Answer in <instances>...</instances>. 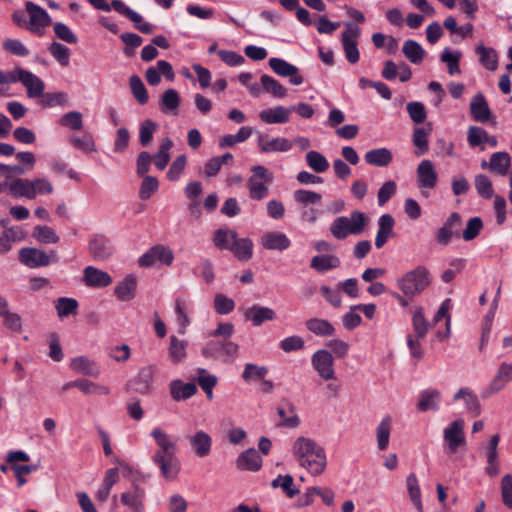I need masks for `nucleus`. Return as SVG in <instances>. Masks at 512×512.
<instances>
[{
  "mask_svg": "<svg viewBox=\"0 0 512 512\" xmlns=\"http://www.w3.org/2000/svg\"><path fill=\"white\" fill-rule=\"evenodd\" d=\"M21 84L26 88L29 98H39L40 95H43V91L45 90L43 80L28 70H24Z\"/></svg>",
  "mask_w": 512,
  "mask_h": 512,
  "instance_id": "obj_25",
  "label": "nucleus"
},
{
  "mask_svg": "<svg viewBox=\"0 0 512 512\" xmlns=\"http://www.w3.org/2000/svg\"><path fill=\"white\" fill-rule=\"evenodd\" d=\"M90 255L98 261L108 259L114 251L111 241L102 234L94 235L88 243Z\"/></svg>",
  "mask_w": 512,
  "mask_h": 512,
  "instance_id": "obj_16",
  "label": "nucleus"
},
{
  "mask_svg": "<svg viewBox=\"0 0 512 512\" xmlns=\"http://www.w3.org/2000/svg\"><path fill=\"white\" fill-rule=\"evenodd\" d=\"M364 159L369 165L386 167L392 162L393 155L387 148H377L367 151Z\"/></svg>",
  "mask_w": 512,
  "mask_h": 512,
  "instance_id": "obj_34",
  "label": "nucleus"
},
{
  "mask_svg": "<svg viewBox=\"0 0 512 512\" xmlns=\"http://www.w3.org/2000/svg\"><path fill=\"white\" fill-rule=\"evenodd\" d=\"M190 445L194 453L200 457H206L210 454L212 448V438L202 430L197 431L194 435L188 437Z\"/></svg>",
  "mask_w": 512,
  "mask_h": 512,
  "instance_id": "obj_22",
  "label": "nucleus"
},
{
  "mask_svg": "<svg viewBox=\"0 0 512 512\" xmlns=\"http://www.w3.org/2000/svg\"><path fill=\"white\" fill-rule=\"evenodd\" d=\"M237 238V233L234 230L218 229L214 233L213 242L219 249L230 251Z\"/></svg>",
  "mask_w": 512,
  "mask_h": 512,
  "instance_id": "obj_44",
  "label": "nucleus"
},
{
  "mask_svg": "<svg viewBox=\"0 0 512 512\" xmlns=\"http://www.w3.org/2000/svg\"><path fill=\"white\" fill-rule=\"evenodd\" d=\"M395 221L390 214H383L378 221V231L375 237V246L380 249L382 248L389 237L393 234V227Z\"/></svg>",
  "mask_w": 512,
  "mask_h": 512,
  "instance_id": "obj_26",
  "label": "nucleus"
},
{
  "mask_svg": "<svg viewBox=\"0 0 512 512\" xmlns=\"http://www.w3.org/2000/svg\"><path fill=\"white\" fill-rule=\"evenodd\" d=\"M136 286V278L133 275H127L115 287V295L121 301H129L135 297Z\"/></svg>",
  "mask_w": 512,
  "mask_h": 512,
  "instance_id": "obj_36",
  "label": "nucleus"
},
{
  "mask_svg": "<svg viewBox=\"0 0 512 512\" xmlns=\"http://www.w3.org/2000/svg\"><path fill=\"white\" fill-rule=\"evenodd\" d=\"M152 461L160 469V474L166 480H175L180 472L181 464L176 454L160 456L153 455Z\"/></svg>",
  "mask_w": 512,
  "mask_h": 512,
  "instance_id": "obj_13",
  "label": "nucleus"
},
{
  "mask_svg": "<svg viewBox=\"0 0 512 512\" xmlns=\"http://www.w3.org/2000/svg\"><path fill=\"white\" fill-rule=\"evenodd\" d=\"M294 200L297 203L308 206L319 204L322 200V196L321 194L314 191L299 189L294 192Z\"/></svg>",
  "mask_w": 512,
  "mask_h": 512,
  "instance_id": "obj_62",
  "label": "nucleus"
},
{
  "mask_svg": "<svg viewBox=\"0 0 512 512\" xmlns=\"http://www.w3.org/2000/svg\"><path fill=\"white\" fill-rule=\"evenodd\" d=\"M462 399L466 406V410L471 413L473 417H476L481 412L480 402L477 395L467 387L460 388L453 396V401Z\"/></svg>",
  "mask_w": 512,
  "mask_h": 512,
  "instance_id": "obj_28",
  "label": "nucleus"
},
{
  "mask_svg": "<svg viewBox=\"0 0 512 512\" xmlns=\"http://www.w3.org/2000/svg\"><path fill=\"white\" fill-rule=\"evenodd\" d=\"M292 454L299 465L311 475H321L327 465L326 452L316 441L307 437H298L292 446Z\"/></svg>",
  "mask_w": 512,
  "mask_h": 512,
  "instance_id": "obj_1",
  "label": "nucleus"
},
{
  "mask_svg": "<svg viewBox=\"0 0 512 512\" xmlns=\"http://www.w3.org/2000/svg\"><path fill=\"white\" fill-rule=\"evenodd\" d=\"M150 434L158 447L153 455L167 456L177 454L176 440L162 428L155 427Z\"/></svg>",
  "mask_w": 512,
  "mask_h": 512,
  "instance_id": "obj_15",
  "label": "nucleus"
},
{
  "mask_svg": "<svg viewBox=\"0 0 512 512\" xmlns=\"http://www.w3.org/2000/svg\"><path fill=\"white\" fill-rule=\"evenodd\" d=\"M307 165L316 173H323L329 168L327 159L317 151H309L306 154Z\"/></svg>",
  "mask_w": 512,
  "mask_h": 512,
  "instance_id": "obj_56",
  "label": "nucleus"
},
{
  "mask_svg": "<svg viewBox=\"0 0 512 512\" xmlns=\"http://www.w3.org/2000/svg\"><path fill=\"white\" fill-rule=\"evenodd\" d=\"M483 229V221L480 217H472L468 220L465 229L462 232V238L465 241L475 239Z\"/></svg>",
  "mask_w": 512,
  "mask_h": 512,
  "instance_id": "obj_63",
  "label": "nucleus"
},
{
  "mask_svg": "<svg viewBox=\"0 0 512 512\" xmlns=\"http://www.w3.org/2000/svg\"><path fill=\"white\" fill-rule=\"evenodd\" d=\"M344 26L345 29L341 34L343 51L347 61L351 64H355L360 59L358 39L361 35V29L353 22H346Z\"/></svg>",
  "mask_w": 512,
  "mask_h": 512,
  "instance_id": "obj_6",
  "label": "nucleus"
},
{
  "mask_svg": "<svg viewBox=\"0 0 512 512\" xmlns=\"http://www.w3.org/2000/svg\"><path fill=\"white\" fill-rule=\"evenodd\" d=\"M341 265L339 257L332 254L316 255L311 259L310 267L319 273L336 269Z\"/></svg>",
  "mask_w": 512,
  "mask_h": 512,
  "instance_id": "obj_31",
  "label": "nucleus"
},
{
  "mask_svg": "<svg viewBox=\"0 0 512 512\" xmlns=\"http://www.w3.org/2000/svg\"><path fill=\"white\" fill-rule=\"evenodd\" d=\"M366 224V216L363 212L353 211L350 217H337L330 225L331 234L338 240L345 239L348 235H358L363 232Z\"/></svg>",
  "mask_w": 512,
  "mask_h": 512,
  "instance_id": "obj_3",
  "label": "nucleus"
},
{
  "mask_svg": "<svg viewBox=\"0 0 512 512\" xmlns=\"http://www.w3.org/2000/svg\"><path fill=\"white\" fill-rule=\"evenodd\" d=\"M511 163V158L506 152L494 153L489 162V168L499 175H506Z\"/></svg>",
  "mask_w": 512,
  "mask_h": 512,
  "instance_id": "obj_48",
  "label": "nucleus"
},
{
  "mask_svg": "<svg viewBox=\"0 0 512 512\" xmlns=\"http://www.w3.org/2000/svg\"><path fill=\"white\" fill-rule=\"evenodd\" d=\"M391 429L392 418L385 416L376 428L377 447L380 451H385L388 448Z\"/></svg>",
  "mask_w": 512,
  "mask_h": 512,
  "instance_id": "obj_38",
  "label": "nucleus"
},
{
  "mask_svg": "<svg viewBox=\"0 0 512 512\" xmlns=\"http://www.w3.org/2000/svg\"><path fill=\"white\" fill-rule=\"evenodd\" d=\"M196 381L201 389L206 394V397L211 400L213 398V389L216 386L218 379L215 375L210 374L204 368H198Z\"/></svg>",
  "mask_w": 512,
  "mask_h": 512,
  "instance_id": "obj_42",
  "label": "nucleus"
},
{
  "mask_svg": "<svg viewBox=\"0 0 512 512\" xmlns=\"http://www.w3.org/2000/svg\"><path fill=\"white\" fill-rule=\"evenodd\" d=\"M19 261L25 266L34 269L48 266L51 263V258L42 250L25 247L19 250Z\"/></svg>",
  "mask_w": 512,
  "mask_h": 512,
  "instance_id": "obj_14",
  "label": "nucleus"
},
{
  "mask_svg": "<svg viewBox=\"0 0 512 512\" xmlns=\"http://www.w3.org/2000/svg\"><path fill=\"white\" fill-rule=\"evenodd\" d=\"M406 485L411 502L418 512H422L423 504L421 500V489L418 479L414 473H411L407 476Z\"/></svg>",
  "mask_w": 512,
  "mask_h": 512,
  "instance_id": "obj_46",
  "label": "nucleus"
},
{
  "mask_svg": "<svg viewBox=\"0 0 512 512\" xmlns=\"http://www.w3.org/2000/svg\"><path fill=\"white\" fill-rule=\"evenodd\" d=\"M169 390L174 401L187 400L197 393V386L193 382L184 383L176 379L170 382Z\"/></svg>",
  "mask_w": 512,
  "mask_h": 512,
  "instance_id": "obj_24",
  "label": "nucleus"
},
{
  "mask_svg": "<svg viewBox=\"0 0 512 512\" xmlns=\"http://www.w3.org/2000/svg\"><path fill=\"white\" fill-rule=\"evenodd\" d=\"M268 64L276 75L289 78L292 85L298 86L304 82L303 77L299 74V69L286 60L278 57H272L269 59Z\"/></svg>",
  "mask_w": 512,
  "mask_h": 512,
  "instance_id": "obj_10",
  "label": "nucleus"
},
{
  "mask_svg": "<svg viewBox=\"0 0 512 512\" xmlns=\"http://www.w3.org/2000/svg\"><path fill=\"white\" fill-rule=\"evenodd\" d=\"M471 114L477 122L485 123L491 116L488 103L482 93L476 94L470 102Z\"/></svg>",
  "mask_w": 512,
  "mask_h": 512,
  "instance_id": "obj_27",
  "label": "nucleus"
},
{
  "mask_svg": "<svg viewBox=\"0 0 512 512\" xmlns=\"http://www.w3.org/2000/svg\"><path fill=\"white\" fill-rule=\"evenodd\" d=\"M404 56L413 64H420L425 57V50L415 40L408 39L404 42L402 47Z\"/></svg>",
  "mask_w": 512,
  "mask_h": 512,
  "instance_id": "obj_39",
  "label": "nucleus"
},
{
  "mask_svg": "<svg viewBox=\"0 0 512 512\" xmlns=\"http://www.w3.org/2000/svg\"><path fill=\"white\" fill-rule=\"evenodd\" d=\"M258 145L262 152H286L292 148V141L276 137L272 138L268 134H260L258 138Z\"/></svg>",
  "mask_w": 512,
  "mask_h": 512,
  "instance_id": "obj_18",
  "label": "nucleus"
},
{
  "mask_svg": "<svg viewBox=\"0 0 512 512\" xmlns=\"http://www.w3.org/2000/svg\"><path fill=\"white\" fill-rule=\"evenodd\" d=\"M279 417L281 418V426L288 428H296L300 425V419L295 411V406L286 402L284 406L277 408Z\"/></svg>",
  "mask_w": 512,
  "mask_h": 512,
  "instance_id": "obj_40",
  "label": "nucleus"
},
{
  "mask_svg": "<svg viewBox=\"0 0 512 512\" xmlns=\"http://www.w3.org/2000/svg\"><path fill=\"white\" fill-rule=\"evenodd\" d=\"M461 58L460 52L452 53L449 48H445L441 54L440 60L447 64L448 73L450 75L458 74L461 72L459 61Z\"/></svg>",
  "mask_w": 512,
  "mask_h": 512,
  "instance_id": "obj_59",
  "label": "nucleus"
},
{
  "mask_svg": "<svg viewBox=\"0 0 512 512\" xmlns=\"http://www.w3.org/2000/svg\"><path fill=\"white\" fill-rule=\"evenodd\" d=\"M79 390L84 394H93L98 396H106L110 394V388L108 386L92 382L87 379H81Z\"/></svg>",
  "mask_w": 512,
  "mask_h": 512,
  "instance_id": "obj_60",
  "label": "nucleus"
},
{
  "mask_svg": "<svg viewBox=\"0 0 512 512\" xmlns=\"http://www.w3.org/2000/svg\"><path fill=\"white\" fill-rule=\"evenodd\" d=\"M25 10L29 16L27 30L39 37L45 34V29L51 24L47 11L31 1L25 3Z\"/></svg>",
  "mask_w": 512,
  "mask_h": 512,
  "instance_id": "obj_7",
  "label": "nucleus"
},
{
  "mask_svg": "<svg viewBox=\"0 0 512 512\" xmlns=\"http://www.w3.org/2000/svg\"><path fill=\"white\" fill-rule=\"evenodd\" d=\"M291 109L283 106L269 108L260 112V119L266 124H285L289 121Z\"/></svg>",
  "mask_w": 512,
  "mask_h": 512,
  "instance_id": "obj_29",
  "label": "nucleus"
},
{
  "mask_svg": "<svg viewBox=\"0 0 512 512\" xmlns=\"http://www.w3.org/2000/svg\"><path fill=\"white\" fill-rule=\"evenodd\" d=\"M8 191L14 198L26 197L34 199V190L31 180L15 178L8 183Z\"/></svg>",
  "mask_w": 512,
  "mask_h": 512,
  "instance_id": "obj_32",
  "label": "nucleus"
},
{
  "mask_svg": "<svg viewBox=\"0 0 512 512\" xmlns=\"http://www.w3.org/2000/svg\"><path fill=\"white\" fill-rule=\"evenodd\" d=\"M172 146L173 143L169 138H164L162 140L160 149L154 158V164L159 170H163L167 166L170 160L169 150Z\"/></svg>",
  "mask_w": 512,
  "mask_h": 512,
  "instance_id": "obj_58",
  "label": "nucleus"
},
{
  "mask_svg": "<svg viewBox=\"0 0 512 512\" xmlns=\"http://www.w3.org/2000/svg\"><path fill=\"white\" fill-rule=\"evenodd\" d=\"M33 236L40 242L44 244L57 243L59 241V237L49 226H36L33 231Z\"/></svg>",
  "mask_w": 512,
  "mask_h": 512,
  "instance_id": "obj_61",
  "label": "nucleus"
},
{
  "mask_svg": "<svg viewBox=\"0 0 512 512\" xmlns=\"http://www.w3.org/2000/svg\"><path fill=\"white\" fill-rule=\"evenodd\" d=\"M260 82L263 90L276 98H284L287 95V89L279 81L269 75H262Z\"/></svg>",
  "mask_w": 512,
  "mask_h": 512,
  "instance_id": "obj_47",
  "label": "nucleus"
},
{
  "mask_svg": "<svg viewBox=\"0 0 512 512\" xmlns=\"http://www.w3.org/2000/svg\"><path fill=\"white\" fill-rule=\"evenodd\" d=\"M78 302L74 298L60 297L55 301V309L59 318H65L77 313Z\"/></svg>",
  "mask_w": 512,
  "mask_h": 512,
  "instance_id": "obj_49",
  "label": "nucleus"
},
{
  "mask_svg": "<svg viewBox=\"0 0 512 512\" xmlns=\"http://www.w3.org/2000/svg\"><path fill=\"white\" fill-rule=\"evenodd\" d=\"M444 440L448 444L449 453H455L465 443L464 421L457 419L451 422L443 432Z\"/></svg>",
  "mask_w": 512,
  "mask_h": 512,
  "instance_id": "obj_12",
  "label": "nucleus"
},
{
  "mask_svg": "<svg viewBox=\"0 0 512 512\" xmlns=\"http://www.w3.org/2000/svg\"><path fill=\"white\" fill-rule=\"evenodd\" d=\"M70 367L72 370L86 376L97 377L100 374L97 364L84 356L73 358Z\"/></svg>",
  "mask_w": 512,
  "mask_h": 512,
  "instance_id": "obj_35",
  "label": "nucleus"
},
{
  "mask_svg": "<svg viewBox=\"0 0 512 512\" xmlns=\"http://www.w3.org/2000/svg\"><path fill=\"white\" fill-rule=\"evenodd\" d=\"M431 282L430 271L424 265H418L397 279L396 284L406 297L413 299L426 290Z\"/></svg>",
  "mask_w": 512,
  "mask_h": 512,
  "instance_id": "obj_2",
  "label": "nucleus"
},
{
  "mask_svg": "<svg viewBox=\"0 0 512 512\" xmlns=\"http://www.w3.org/2000/svg\"><path fill=\"white\" fill-rule=\"evenodd\" d=\"M268 374V369L265 366H258L253 363H247L242 372V379L245 382H251L255 380H263Z\"/></svg>",
  "mask_w": 512,
  "mask_h": 512,
  "instance_id": "obj_55",
  "label": "nucleus"
},
{
  "mask_svg": "<svg viewBox=\"0 0 512 512\" xmlns=\"http://www.w3.org/2000/svg\"><path fill=\"white\" fill-rule=\"evenodd\" d=\"M480 63L488 70L495 71L498 68V55L493 48L480 44L476 47Z\"/></svg>",
  "mask_w": 512,
  "mask_h": 512,
  "instance_id": "obj_43",
  "label": "nucleus"
},
{
  "mask_svg": "<svg viewBox=\"0 0 512 512\" xmlns=\"http://www.w3.org/2000/svg\"><path fill=\"white\" fill-rule=\"evenodd\" d=\"M308 331L318 337H329L335 334V327L332 323L322 318H310L305 322Z\"/></svg>",
  "mask_w": 512,
  "mask_h": 512,
  "instance_id": "obj_33",
  "label": "nucleus"
},
{
  "mask_svg": "<svg viewBox=\"0 0 512 512\" xmlns=\"http://www.w3.org/2000/svg\"><path fill=\"white\" fill-rule=\"evenodd\" d=\"M244 317L246 320L251 321L253 326L258 327L264 322L275 320L276 312L269 307L254 304L245 311Z\"/></svg>",
  "mask_w": 512,
  "mask_h": 512,
  "instance_id": "obj_19",
  "label": "nucleus"
},
{
  "mask_svg": "<svg viewBox=\"0 0 512 512\" xmlns=\"http://www.w3.org/2000/svg\"><path fill=\"white\" fill-rule=\"evenodd\" d=\"M130 89L134 96V98L137 100V102L141 105H144L148 102V92L147 89L141 80V78L137 75H133L129 79Z\"/></svg>",
  "mask_w": 512,
  "mask_h": 512,
  "instance_id": "obj_50",
  "label": "nucleus"
},
{
  "mask_svg": "<svg viewBox=\"0 0 512 512\" xmlns=\"http://www.w3.org/2000/svg\"><path fill=\"white\" fill-rule=\"evenodd\" d=\"M440 401L441 393L439 390L426 389L423 390L419 395L417 408L422 412H426L428 410L436 411L439 408Z\"/></svg>",
  "mask_w": 512,
  "mask_h": 512,
  "instance_id": "obj_30",
  "label": "nucleus"
},
{
  "mask_svg": "<svg viewBox=\"0 0 512 512\" xmlns=\"http://www.w3.org/2000/svg\"><path fill=\"white\" fill-rule=\"evenodd\" d=\"M240 261H248L253 256V242L249 238H237L230 250Z\"/></svg>",
  "mask_w": 512,
  "mask_h": 512,
  "instance_id": "obj_41",
  "label": "nucleus"
},
{
  "mask_svg": "<svg viewBox=\"0 0 512 512\" xmlns=\"http://www.w3.org/2000/svg\"><path fill=\"white\" fill-rule=\"evenodd\" d=\"M417 185L420 189H434L437 185L438 175L433 163L424 159L417 167Z\"/></svg>",
  "mask_w": 512,
  "mask_h": 512,
  "instance_id": "obj_17",
  "label": "nucleus"
},
{
  "mask_svg": "<svg viewBox=\"0 0 512 512\" xmlns=\"http://www.w3.org/2000/svg\"><path fill=\"white\" fill-rule=\"evenodd\" d=\"M238 345L230 340L213 339L202 348V355L205 358L227 362L236 357Z\"/></svg>",
  "mask_w": 512,
  "mask_h": 512,
  "instance_id": "obj_5",
  "label": "nucleus"
},
{
  "mask_svg": "<svg viewBox=\"0 0 512 512\" xmlns=\"http://www.w3.org/2000/svg\"><path fill=\"white\" fill-rule=\"evenodd\" d=\"M3 49L14 56L27 57L30 50L18 39L7 38L2 43Z\"/></svg>",
  "mask_w": 512,
  "mask_h": 512,
  "instance_id": "obj_57",
  "label": "nucleus"
},
{
  "mask_svg": "<svg viewBox=\"0 0 512 512\" xmlns=\"http://www.w3.org/2000/svg\"><path fill=\"white\" fill-rule=\"evenodd\" d=\"M83 281L88 287L103 288L112 283V277L105 271L87 266L83 271Z\"/></svg>",
  "mask_w": 512,
  "mask_h": 512,
  "instance_id": "obj_20",
  "label": "nucleus"
},
{
  "mask_svg": "<svg viewBox=\"0 0 512 512\" xmlns=\"http://www.w3.org/2000/svg\"><path fill=\"white\" fill-rule=\"evenodd\" d=\"M236 465L240 470L256 472L262 467V458L254 448H249L238 456Z\"/></svg>",
  "mask_w": 512,
  "mask_h": 512,
  "instance_id": "obj_23",
  "label": "nucleus"
},
{
  "mask_svg": "<svg viewBox=\"0 0 512 512\" xmlns=\"http://www.w3.org/2000/svg\"><path fill=\"white\" fill-rule=\"evenodd\" d=\"M80 134H74L70 137V143L76 149H79L83 152H90L94 150V140L93 137L87 133L85 130H79Z\"/></svg>",
  "mask_w": 512,
  "mask_h": 512,
  "instance_id": "obj_51",
  "label": "nucleus"
},
{
  "mask_svg": "<svg viewBox=\"0 0 512 512\" xmlns=\"http://www.w3.org/2000/svg\"><path fill=\"white\" fill-rule=\"evenodd\" d=\"M145 496V489L133 482L131 489L121 494L120 501L130 512H145Z\"/></svg>",
  "mask_w": 512,
  "mask_h": 512,
  "instance_id": "obj_11",
  "label": "nucleus"
},
{
  "mask_svg": "<svg viewBox=\"0 0 512 512\" xmlns=\"http://www.w3.org/2000/svg\"><path fill=\"white\" fill-rule=\"evenodd\" d=\"M22 238V230L19 227L5 228L0 234V254L8 253L12 248V243L21 241Z\"/></svg>",
  "mask_w": 512,
  "mask_h": 512,
  "instance_id": "obj_37",
  "label": "nucleus"
},
{
  "mask_svg": "<svg viewBox=\"0 0 512 512\" xmlns=\"http://www.w3.org/2000/svg\"><path fill=\"white\" fill-rule=\"evenodd\" d=\"M168 353L169 358L174 364L180 363L186 358L187 342L179 340L176 336L172 335L169 339Z\"/></svg>",
  "mask_w": 512,
  "mask_h": 512,
  "instance_id": "obj_45",
  "label": "nucleus"
},
{
  "mask_svg": "<svg viewBox=\"0 0 512 512\" xmlns=\"http://www.w3.org/2000/svg\"><path fill=\"white\" fill-rule=\"evenodd\" d=\"M312 367L325 381L335 378L334 358L332 353L325 349L317 350L311 357Z\"/></svg>",
  "mask_w": 512,
  "mask_h": 512,
  "instance_id": "obj_9",
  "label": "nucleus"
},
{
  "mask_svg": "<svg viewBox=\"0 0 512 512\" xmlns=\"http://www.w3.org/2000/svg\"><path fill=\"white\" fill-rule=\"evenodd\" d=\"M137 387L135 390L140 394H147L153 383V372L150 367L142 368L135 379Z\"/></svg>",
  "mask_w": 512,
  "mask_h": 512,
  "instance_id": "obj_52",
  "label": "nucleus"
},
{
  "mask_svg": "<svg viewBox=\"0 0 512 512\" xmlns=\"http://www.w3.org/2000/svg\"><path fill=\"white\" fill-rule=\"evenodd\" d=\"M475 188L478 194L484 199H490L493 196L494 190L492 182L484 174H479L475 177Z\"/></svg>",
  "mask_w": 512,
  "mask_h": 512,
  "instance_id": "obj_64",
  "label": "nucleus"
},
{
  "mask_svg": "<svg viewBox=\"0 0 512 512\" xmlns=\"http://www.w3.org/2000/svg\"><path fill=\"white\" fill-rule=\"evenodd\" d=\"M252 175L247 180L249 196L253 200H263L269 195L268 185L273 181V175L262 165L251 168Z\"/></svg>",
  "mask_w": 512,
  "mask_h": 512,
  "instance_id": "obj_4",
  "label": "nucleus"
},
{
  "mask_svg": "<svg viewBox=\"0 0 512 512\" xmlns=\"http://www.w3.org/2000/svg\"><path fill=\"white\" fill-rule=\"evenodd\" d=\"M261 244L267 250L284 251L290 247L291 241L282 232L268 231L262 235Z\"/></svg>",
  "mask_w": 512,
  "mask_h": 512,
  "instance_id": "obj_21",
  "label": "nucleus"
},
{
  "mask_svg": "<svg viewBox=\"0 0 512 512\" xmlns=\"http://www.w3.org/2000/svg\"><path fill=\"white\" fill-rule=\"evenodd\" d=\"M412 325L415 338L422 339L426 336L430 324L425 319L422 308L416 309L412 318Z\"/></svg>",
  "mask_w": 512,
  "mask_h": 512,
  "instance_id": "obj_53",
  "label": "nucleus"
},
{
  "mask_svg": "<svg viewBox=\"0 0 512 512\" xmlns=\"http://www.w3.org/2000/svg\"><path fill=\"white\" fill-rule=\"evenodd\" d=\"M462 217L458 212L451 213L443 225L435 232V241L440 246H447L451 240L460 236Z\"/></svg>",
  "mask_w": 512,
  "mask_h": 512,
  "instance_id": "obj_8",
  "label": "nucleus"
},
{
  "mask_svg": "<svg viewBox=\"0 0 512 512\" xmlns=\"http://www.w3.org/2000/svg\"><path fill=\"white\" fill-rule=\"evenodd\" d=\"M49 53L63 67H67L70 63L69 48L59 42H52L48 47Z\"/></svg>",
  "mask_w": 512,
  "mask_h": 512,
  "instance_id": "obj_54",
  "label": "nucleus"
}]
</instances>
